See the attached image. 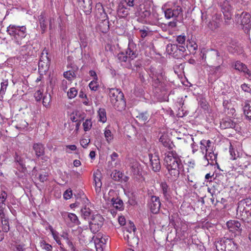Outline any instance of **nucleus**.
<instances>
[{
    "label": "nucleus",
    "instance_id": "1",
    "mask_svg": "<svg viewBox=\"0 0 251 251\" xmlns=\"http://www.w3.org/2000/svg\"><path fill=\"white\" fill-rule=\"evenodd\" d=\"M164 161L167 170L168 179L176 181L179 176L183 168L181 156L175 151H166L164 154Z\"/></svg>",
    "mask_w": 251,
    "mask_h": 251
},
{
    "label": "nucleus",
    "instance_id": "2",
    "mask_svg": "<svg viewBox=\"0 0 251 251\" xmlns=\"http://www.w3.org/2000/svg\"><path fill=\"white\" fill-rule=\"evenodd\" d=\"M7 32L11 37L12 41L17 45L24 43V39L26 35V27L25 26H16L10 25L7 28Z\"/></svg>",
    "mask_w": 251,
    "mask_h": 251
},
{
    "label": "nucleus",
    "instance_id": "3",
    "mask_svg": "<svg viewBox=\"0 0 251 251\" xmlns=\"http://www.w3.org/2000/svg\"><path fill=\"white\" fill-rule=\"evenodd\" d=\"M110 102L114 107L118 111H122L126 108V103L123 92L117 88H111L109 91Z\"/></svg>",
    "mask_w": 251,
    "mask_h": 251
},
{
    "label": "nucleus",
    "instance_id": "4",
    "mask_svg": "<svg viewBox=\"0 0 251 251\" xmlns=\"http://www.w3.org/2000/svg\"><path fill=\"white\" fill-rule=\"evenodd\" d=\"M135 46L133 43H129L126 54L121 52L118 54V59L121 65L126 68L131 67V61L135 59L137 55L135 50Z\"/></svg>",
    "mask_w": 251,
    "mask_h": 251
},
{
    "label": "nucleus",
    "instance_id": "5",
    "mask_svg": "<svg viewBox=\"0 0 251 251\" xmlns=\"http://www.w3.org/2000/svg\"><path fill=\"white\" fill-rule=\"evenodd\" d=\"M237 213L242 219L247 223L251 222V199H247L239 203Z\"/></svg>",
    "mask_w": 251,
    "mask_h": 251
},
{
    "label": "nucleus",
    "instance_id": "6",
    "mask_svg": "<svg viewBox=\"0 0 251 251\" xmlns=\"http://www.w3.org/2000/svg\"><path fill=\"white\" fill-rule=\"evenodd\" d=\"M216 246L222 251H235L237 248V244L232 239L226 238L218 241Z\"/></svg>",
    "mask_w": 251,
    "mask_h": 251
},
{
    "label": "nucleus",
    "instance_id": "7",
    "mask_svg": "<svg viewBox=\"0 0 251 251\" xmlns=\"http://www.w3.org/2000/svg\"><path fill=\"white\" fill-rule=\"evenodd\" d=\"M104 219L100 214H96L90 222V230L93 233L98 232L103 224Z\"/></svg>",
    "mask_w": 251,
    "mask_h": 251
},
{
    "label": "nucleus",
    "instance_id": "8",
    "mask_svg": "<svg viewBox=\"0 0 251 251\" xmlns=\"http://www.w3.org/2000/svg\"><path fill=\"white\" fill-rule=\"evenodd\" d=\"M150 77L152 79L155 86H157L163 80V75L161 70H156L155 68H151L149 72Z\"/></svg>",
    "mask_w": 251,
    "mask_h": 251
},
{
    "label": "nucleus",
    "instance_id": "9",
    "mask_svg": "<svg viewBox=\"0 0 251 251\" xmlns=\"http://www.w3.org/2000/svg\"><path fill=\"white\" fill-rule=\"evenodd\" d=\"M239 22V21H238ZM241 25L245 33H248L251 27V15L249 13L243 12L240 15Z\"/></svg>",
    "mask_w": 251,
    "mask_h": 251
},
{
    "label": "nucleus",
    "instance_id": "10",
    "mask_svg": "<svg viewBox=\"0 0 251 251\" xmlns=\"http://www.w3.org/2000/svg\"><path fill=\"white\" fill-rule=\"evenodd\" d=\"M223 14L226 20H230L232 16V7L227 0H224L219 4Z\"/></svg>",
    "mask_w": 251,
    "mask_h": 251
},
{
    "label": "nucleus",
    "instance_id": "11",
    "mask_svg": "<svg viewBox=\"0 0 251 251\" xmlns=\"http://www.w3.org/2000/svg\"><path fill=\"white\" fill-rule=\"evenodd\" d=\"M149 156L152 170L155 172H159L161 169V164L158 154L150 153Z\"/></svg>",
    "mask_w": 251,
    "mask_h": 251
},
{
    "label": "nucleus",
    "instance_id": "12",
    "mask_svg": "<svg viewBox=\"0 0 251 251\" xmlns=\"http://www.w3.org/2000/svg\"><path fill=\"white\" fill-rule=\"evenodd\" d=\"M136 14L137 16L141 17L145 19V22L148 20L151 13L148 7H145L142 4H140L138 7L136 9Z\"/></svg>",
    "mask_w": 251,
    "mask_h": 251
},
{
    "label": "nucleus",
    "instance_id": "13",
    "mask_svg": "<svg viewBox=\"0 0 251 251\" xmlns=\"http://www.w3.org/2000/svg\"><path fill=\"white\" fill-rule=\"evenodd\" d=\"M108 240L107 237H102L98 234L94 239V243L97 251H103L104 245Z\"/></svg>",
    "mask_w": 251,
    "mask_h": 251
},
{
    "label": "nucleus",
    "instance_id": "14",
    "mask_svg": "<svg viewBox=\"0 0 251 251\" xmlns=\"http://www.w3.org/2000/svg\"><path fill=\"white\" fill-rule=\"evenodd\" d=\"M161 202L159 197L152 196L149 202V206L152 213L156 214L159 210Z\"/></svg>",
    "mask_w": 251,
    "mask_h": 251
},
{
    "label": "nucleus",
    "instance_id": "15",
    "mask_svg": "<svg viewBox=\"0 0 251 251\" xmlns=\"http://www.w3.org/2000/svg\"><path fill=\"white\" fill-rule=\"evenodd\" d=\"M94 181L95 185V191L98 195H100L101 192V187L102 182L101 181V174L100 172L97 170L93 174Z\"/></svg>",
    "mask_w": 251,
    "mask_h": 251
},
{
    "label": "nucleus",
    "instance_id": "16",
    "mask_svg": "<svg viewBox=\"0 0 251 251\" xmlns=\"http://www.w3.org/2000/svg\"><path fill=\"white\" fill-rule=\"evenodd\" d=\"M182 12V8L179 6L175 7L173 9L167 8L164 11L165 16L167 19L177 17Z\"/></svg>",
    "mask_w": 251,
    "mask_h": 251
},
{
    "label": "nucleus",
    "instance_id": "17",
    "mask_svg": "<svg viewBox=\"0 0 251 251\" xmlns=\"http://www.w3.org/2000/svg\"><path fill=\"white\" fill-rule=\"evenodd\" d=\"M214 149L213 144L209 140L203 139L201 141L200 150L203 154L210 151H212Z\"/></svg>",
    "mask_w": 251,
    "mask_h": 251
},
{
    "label": "nucleus",
    "instance_id": "18",
    "mask_svg": "<svg viewBox=\"0 0 251 251\" xmlns=\"http://www.w3.org/2000/svg\"><path fill=\"white\" fill-rule=\"evenodd\" d=\"M203 159L207 162L206 165L208 164L213 165L215 162H216L217 158V153L214 152V149L212 150V151H209L204 153Z\"/></svg>",
    "mask_w": 251,
    "mask_h": 251
},
{
    "label": "nucleus",
    "instance_id": "19",
    "mask_svg": "<svg viewBox=\"0 0 251 251\" xmlns=\"http://www.w3.org/2000/svg\"><path fill=\"white\" fill-rule=\"evenodd\" d=\"M226 226L230 231H240L242 230L240 223L236 220H230L226 222Z\"/></svg>",
    "mask_w": 251,
    "mask_h": 251
},
{
    "label": "nucleus",
    "instance_id": "20",
    "mask_svg": "<svg viewBox=\"0 0 251 251\" xmlns=\"http://www.w3.org/2000/svg\"><path fill=\"white\" fill-rule=\"evenodd\" d=\"M133 235L134 233H132L131 232L128 233V231H126L124 232V239L127 241L129 245L130 246L137 245L138 243V239L133 236Z\"/></svg>",
    "mask_w": 251,
    "mask_h": 251
},
{
    "label": "nucleus",
    "instance_id": "21",
    "mask_svg": "<svg viewBox=\"0 0 251 251\" xmlns=\"http://www.w3.org/2000/svg\"><path fill=\"white\" fill-rule=\"evenodd\" d=\"M78 2L79 6L82 7L87 14L91 12L92 9V0H78Z\"/></svg>",
    "mask_w": 251,
    "mask_h": 251
},
{
    "label": "nucleus",
    "instance_id": "22",
    "mask_svg": "<svg viewBox=\"0 0 251 251\" xmlns=\"http://www.w3.org/2000/svg\"><path fill=\"white\" fill-rule=\"evenodd\" d=\"M233 66L235 70H238L241 72H243L249 76L251 75V72L247 68L246 65L241 62L240 61H237L235 62L233 65Z\"/></svg>",
    "mask_w": 251,
    "mask_h": 251
},
{
    "label": "nucleus",
    "instance_id": "23",
    "mask_svg": "<svg viewBox=\"0 0 251 251\" xmlns=\"http://www.w3.org/2000/svg\"><path fill=\"white\" fill-rule=\"evenodd\" d=\"M129 8L127 7L120 2L117 10L119 16L122 18L126 17L129 13Z\"/></svg>",
    "mask_w": 251,
    "mask_h": 251
},
{
    "label": "nucleus",
    "instance_id": "24",
    "mask_svg": "<svg viewBox=\"0 0 251 251\" xmlns=\"http://www.w3.org/2000/svg\"><path fill=\"white\" fill-rule=\"evenodd\" d=\"M103 198L108 204H110L117 198L116 193L113 189H110L107 194H104Z\"/></svg>",
    "mask_w": 251,
    "mask_h": 251
},
{
    "label": "nucleus",
    "instance_id": "25",
    "mask_svg": "<svg viewBox=\"0 0 251 251\" xmlns=\"http://www.w3.org/2000/svg\"><path fill=\"white\" fill-rule=\"evenodd\" d=\"M234 126L235 123H233L229 118L223 119L220 123V127L222 129L233 128Z\"/></svg>",
    "mask_w": 251,
    "mask_h": 251
},
{
    "label": "nucleus",
    "instance_id": "26",
    "mask_svg": "<svg viewBox=\"0 0 251 251\" xmlns=\"http://www.w3.org/2000/svg\"><path fill=\"white\" fill-rule=\"evenodd\" d=\"M146 23L151 25L159 26L160 22H159L158 15L156 13H152Z\"/></svg>",
    "mask_w": 251,
    "mask_h": 251
},
{
    "label": "nucleus",
    "instance_id": "27",
    "mask_svg": "<svg viewBox=\"0 0 251 251\" xmlns=\"http://www.w3.org/2000/svg\"><path fill=\"white\" fill-rule=\"evenodd\" d=\"M16 166L20 171L23 172L25 169L24 160L21 156L16 155L15 157Z\"/></svg>",
    "mask_w": 251,
    "mask_h": 251
},
{
    "label": "nucleus",
    "instance_id": "28",
    "mask_svg": "<svg viewBox=\"0 0 251 251\" xmlns=\"http://www.w3.org/2000/svg\"><path fill=\"white\" fill-rule=\"evenodd\" d=\"M120 2L129 9L130 7L137 9L139 5V0H122Z\"/></svg>",
    "mask_w": 251,
    "mask_h": 251
},
{
    "label": "nucleus",
    "instance_id": "29",
    "mask_svg": "<svg viewBox=\"0 0 251 251\" xmlns=\"http://www.w3.org/2000/svg\"><path fill=\"white\" fill-rule=\"evenodd\" d=\"M159 141L162 145L167 149L170 150L172 148V146H173V143L166 136L163 135L161 136L159 139Z\"/></svg>",
    "mask_w": 251,
    "mask_h": 251
},
{
    "label": "nucleus",
    "instance_id": "30",
    "mask_svg": "<svg viewBox=\"0 0 251 251\" xmlns=\"http://www.w3.org/2000/svg\"><path fill=\"white\" fill-rule=\"evenodd\" d=\"M244 113L249 120H251V100H248L245 102Z\"/></svg>",
    "mask_w": 251,
    "mask_h": 251
},
{
    "label": "nucleus",
    "instance_id": "31",
    "mask_svg": "<svg viewBox=\"0 0 251 251\" xmlns=\"http://www.w3.org/2000/svg\"><path fill=\"white\" fill-rule=\"evenodd\" d=\"M33 149L37 157L42 156L44 154V147L42 144H34L33 145Z\"/></svg>",
    "mask_w": 251,
    "mask_h": 251
},
{
    "label": "nucleus",
    "instance_id": "32",
    "mask_svg": "<svg viewBox=\"0 0 251 251\" xmlns=\"http://www.w3.org/2000/svg\"><path fill=\"white\" fill-rule=\"evenodd\" d=\"M104 135L105 140L108 143H110L112 142L114 138V135L110 129L109 126H107L105 128L104 130Z\"/></svg>",
    "mask_w": 251,
    "mask_h": 251
},
{
    "label": "nucleus",
    "instance_id": "33",
    "mask_svg": "<svg viewBox=\"0 0 251 251\" xmlns=\"http://www.w3.org/2000/svg\"><path fill=\"white\" fill-rule=\"evenodd\" d=\"M99 121L104 123L107 121L106 110L104 108H100L98 111Z\"/></svg>",
    "mask_w": 251,
    "mask_h": 251
},
{
    "label": "nucleus",
    "instance_id": "34",
    "mask_svg": "<svg viewBox=\"0 0 251 251\" xmlns=\"http://www.w3.org/2000/svg\"><path fill=\"white\" fill-rule=\"evenodd\" d=\"M0 218L1 220V223L2 225L5 226L3 228V230L5 232H7L9 230L8 221L5 218L4 213L2 210H0Z\"/></svg>",
    "mask_w": 251,
    "mask_h": 251
},
{
    "label": "nucleus",
    "instance_id": "35",
    "mask_svg": "<svg viewBox=\"0 0 251 251\" xmlns=\"http://www.w3.org/2000/svg\"><path fill=\"white\" fill-rule=\"evenodd\" d=\"M238 165L241 169H245L250 165L249 162L246 157H239L238 159Z\"/></svg>",
    "mask_w": 251,
    "mask_h": 251
},
{
    "label": "nucleus",
    "instance_id": "36",
    "mask_svg": "<svg viewBox=\"0 0 251 251\" xmlns=\"http://www.w3.org/2000/svg\"><path fill=\"white\" fill-rule=\"evenodd\" d=\"M49 228L50 230L51 235L56 242L59 245H61V239L59 235V233L56 231L54 230L53 227L50 226H49Z\"/></svg>",
    "mask_w": 251,
    "mask_h": 251
},
{
    "label": "nucleus",
    "instance_id": "37",
    "mask_svg": "<svg viewBox=\"0 0 251 251\" xmlns=\"http://www.w3.org/2000/svg\"><path fill=\"white\" fill-rule=\"evenodd\" d=\"M114 208L116 210L121 211L123 209V201L117 198L114 201L110 203Z\"/></svg>",
    "mask_w": 251,
    "mask_h": 251
},
{
    "label": "nucleus",
    "instance_id": "38",
    "mask_svg": "<svg viewBox=\"0 0 251 251\" xmlns=\"http://www.w3.org/2000/svg\"><path fill=\"white\" fill-rule=\"evenodd\" d=\"M178 45L176 44H169L167 46L166 50L169 54H174L177 51Z\"/></svg>",
    "mask_w": 251,
    "mask_h": 251
},
{
    "label": "nucleus",
    "instance_id": "39",
    "mask_svg": "<svg viewBox=\"0 0 251 251\" xmlns=\"http://www.w3.org/2000/svg\"><path fill=\"white\" fill-rule=\"evenodd\" d=\"M67 216L69 220L74 225H78L80 224V222L77 217V216L72 213H67Z\"/></svg>",
    "mask_w": 251,
    "mask_h": 251
},
{
    "label": "nucleus",
    "instance_id": "40",
    "mask_svg": "<svg viewBox=\"0 0 251 251\" xmlns=\"http://www.w3.org/2000/svg\"><path fill=\"white\" fill-rule=\"evenodd\" d=\"M7 193L5 191H1L0 194V201L1 202L0 203V210H2L3 211V209L5 208V204L4 203V201L7 198Z\"/></svg>",
    "mask_w": 251,
    "mask_h": 251
},
{
    "label": "nucleus",
    "instance_id": "41",
    "mask_svg": "<svg viewBox=\"0 0 251 251\" xmlns=\"http://www.w3.org/2000/svg\"><path fill=\"white\" fill-rule=\"evenodd\" d=\"M229 153L230 155V158L233 160L237 159L240 156V153L237 151H235L233 148L232 146L230 145L229 148Z\"/></svg>",
    "mask_w": 251,
    "mask_h": 251
},
{
    "label": "nucleus",
    "instance_id": "42",
    "mask_svg": "<svg viewBox=\"0 0 251 251\" xmlns=\"http://www.w3.org/2000/svg\"><path fill=\"white\" fill-rule=\"evenodd\" d=\"M42 100H43L42 103L44 106L46 107L49 106L51 101V96L50 94L46 93L44 94L43 98Z\"/></svg>",
    "mask_w": 251,
    "mask_h": 251
},
{
    "label": "nucleus",
    "instance_id": "43",
    "mask_svg": "<svg viewBox=\"0 0 251 251\" xmlns=\"http://www.w3.org/2000/svg\"><path fill=\"white\" fill-rule=\"evenodd\" d=\"M160 187L164 197H167L169 195L170 189L166 182H162L160 183Z\"/></svg>",
    "mask_w": 251,
    "mask_h": 251
},
{
    "label": "nucleus",
    "instance_id": "44",
    "mask_svg": "<svg viewBox=\"0 0 251 251\" xmlns=\"http://www.w3.org/2000/svg\"><path fill=\"white\" fill-rule=\"evenodd\" d=\"M220 22V18L217 19L216 21L212 20L211 22H209L208 26L212 30H214L219 27Z\"/></svg>",
    "mask_w": 251,
    "mask_h": 251
},
{
    "label": "nucleus",
    "instance_id": "45",
    "mask_svg": "<svg viewBox=\"0 0 251 251\" xmlns=\"http://www.w3.org/2000/svg\"><path fill=\"white\" fill-rule=\"evenodd\" d=\"M44 89L41 88L37 90L34 94V97L37 101H40L43 98Z\"/></svg>",
    "mask_w": 251,
    "mask_h": 251
},
{
    "label": "nucleus",
    "instance_id": "46",
    "mask_svg": "<svg viewBox=\"0 0 251 251\" xmlns=\"http://www.w3.org/2000/svg\"><path fill=\"white\" fill-rule=\"evenodd\" d=\"M81 216L85 219H88L91 214V210L89 208H87L86 206L81 209Z\"/></svg>",
    "mask_w": 251,
    "mask_h": 251
},
{
    "label": "nucleus",
    "instance_id": "47",
    "mask_svg": "<svg viewBox=\"0 0 251 251\" xmlns=\"http://www.w3.org/2000/svg\"><path fill=\"white\" fill-rule=\"evenodd\" d=\"M8 85V81L7 79L3 80V81L1 82L0 95L2 96L3 95L5 94Z\"/></svg>",
    "mask_w": 251,
    "mask_h": 251
},
{
    "label": "nucleus",
    "instance_id": "48",
    "mask_svg": "<svg viewBox=\"0 0 251 251\" xmlns=\"http://www.w3.org/2000/svg\"><path fill=\"white\" fill-rule=\"evenodd\" d=\"M77 94V90L74 87L71 88L67 92L69 99H72L76 97Z\"/></svg>",
    "mask_w": 251,
    "mask_h": 251
},
{
    "label": "nucleus",
    "instance_id": "49",
    "mask_svg": "<svg viewBox=\"0 0 251 251\" xmlns=\"http://www.w3.org/2000/svg\"><path fill=\"white\" fill-rule=\"evenodd\" d=\"M187 48L190 51L193 53L197 49L198 46L194 41H190L187 45Z\"/></svg>",
    "mask_w": 251,
    "mask_h": 251
},
{
    "label": "nucleus",
    "instance_id": "50",
    "mask_svg": "<svg viewBox=\"0 0 251 251\" xmlns=\"http://www.w3.org/2000/svg\"><path fill=\"white\" fill-rule=\"evenodd\" d=\"M92 126V122L90 119H86L83 123L84 130L85 131L89 130Z\"/></svg>",
    "mask_w": 251,
    "mask_h": 251
},
{
    "label": "nucleus",
    "instance_id": "51",
    "mask_svg": "<svg viewBox=\"0 0 251 251\" xmlns=\"http://www.w3.org/2000/svg\"><path fill=\"white\" fill-rule=\"evenodd\" d=\"M90 89L92 91H96L99 87V83L97 80H93L89 84Z\"/></svg>",
    "mask_w": 251,
    "mask_h": 251
},
{
    "label": "nucleus",
    "instance_id": "52",
    "mask_svg": "<svg viewBox=\"0 0 251 251\" xmlns=\"http://www.w3.org/2000/svg\"><path fill=\"white\" fill-rule=\"evenodd\" d=\"M137 117L142 122H145L147 121L149 115L147 112L145 113H141L139 114Z\"/></svg>",
    "mask_w": 251,
    "mask_h": 251
},
{
    "label": "nucleus",
    "instance_id": "53",
    "mask_svg": "<svg viewBox=\"0 0 251 251\" xmlns=\"http://www.w3.org/2000/svg\"><path fill=\"white\" fill-rule=\"evenodd\" d=\"M41 247L42 249L46 250V251H50L52 249V246L47 243L44 241H42L40 242Z\"/></svg>",
    "mask_w": 251,
    "mask_h": 251
},
{
    "label": "nucleus",
    "instance_id": "54",
    "mask_svg": "<svg viewBox=\"0 0 251 251\" xmlns=\"http://www.w3.org/2000/svg\"><path fill=\"white\" fill-rule=\"evenodd\" d=\"M185 36L180 35L177 36L176 41L179 45H184L185 43Z\"/></svg>",
    "mask_w": 251,
    "mask_h": 251
},
{
    "label": "nucleus",
    "instance_id": "55",
    "mask_svg": "<svg viewBox=\"0 0 251 251\" xmlns=\"http://www.w3.org/2000/svg\"><path fill=\"white\" fill-rule=\"evenodd\" d=\"M65 148L66 152L69 153H71L72 151H75L76 150V147L75 145H67Z\"/></svg>",
    "mask_w": 251,
    "mask_h": 251
},
{
    "label": "nucleus",
    "instance_id": "56",
    "mask_svg": "<svg viewBox=\"0 0 251 251\" xmlns=\"http://www.w3.org/2000/svg\"><path fill=\"white\" fill-rule=\"evenodd\" d=\"M74 75L75 73L74 72L69 71L64 72V76L68 79L69 81H70L74 77Z\"/></svg>",
    "mask_w": 251,
    "mask_h": 251
},
{
    "label": "nucleus",
    "instance_id": "57",
    "mask_svg": "<svg viewBox=\"0 0 251 251\" xmlns=\"http://www.w3.org/2000/svg\"><path fill=\"white\" fill-rule=\"evenodd\" d=\"M69 84H70V82H68L66 80H63L61 82V89L65 92L66 91Z\"/></svg>",
    "mask_w": 251,
    "mask_h": 251
},
{
    "label": "nucleus",
    "instance_id": "58",
    "mask_svg": "<svg viewBox=\"0 0 251 251\" xmlns=\"http://www.w3.org/2000/svg\"><path fill=\"white\" fill-rule=\"evenodd\" d=\"M90 142V139L89 138H87V139L84 138V139H82L80 141V143L83 148H86L87 147L88 145L89 144Z\"/></svg>",
    "mask_w": 251,
    "mask_h": 251
},
{
    "label": "nucleus",
    "instance_id": "59",
    "mask_svg": "<svg viewBox=\"0 0 251 251\" xmlns=\"http://www.w3.org/2000/svg\"><path fill=\"white\" fill-rule=\"evenodd\" d=\"M72 196V190L70 189L67 190L63 194L64 198L65 200H69L70 199Z\"/></svg>",
    "mask_w": 251,
    "mask_h": 251
},
{
    "label": "nucleus",
    "instance_id": "60",
    "mask_svg": "<svg viewBox=\"0 0 251 251\" xmlns=\"http://www.w3.org/2000/svg\"><path fill=\"white\" fill-rule=\"evenodd\" d=\"M241 88L244 91L246 92H250L251 91V88L246 83L241 85Z\"/></svg>",
    "mask_w": 251,
    "mask_h": 251
},
{
    "label": "nucleus",
    "instance_id": "61",
    "mask_svg": "<svg viewBox=\"0 0 251 251\" xmlns=\"http://www.w3.org/2000/svg\"><path fill=\"white\" fill-rule=\"evenodd\" d=\"M118 222L121 226H124L126 224V219L124 216H121L119 217Z\"/></svg>",
    "mask_w": 251,
    "mask_h": 251
},
{
    "label": "nucleus",
    "instance_id": "62",
    "mask_svg": "<svg viewBox=\"0 0 251 251\" xmlns=\"http://www.w3.org/2000/svg\"><path fill=\"white\" fill-rule=\"evenodd\" d=\"M191 147L192 148V152L193 153H195L198 150V145L194 142L193 143L191 144Z\"/></svg>",
    "mask_w": 251,
    "mask_h": 251
},
{
    "label": "nucleus",
    "instance_id": "63",
    "mask_svg": "<svg viewBox=\"0 0 251 251\" xmlns=\"http://www.w3.org/2000/svg\"><path fill=\"white\" fill-rule=\"evenodd\" d=\"M48 177V176L46 174L40 175L39 176V178L40 181L43 182L47 180Z\"/></svg>",
    "mask_w": 251,
    "mask_h": 251
},
{
    "label": "nucleus",
    "instance_id": "64",
    "mask_svg": "<svg viewBox=\"0 0 251 251\" xmlns=\"http://www.w3.org/2000/svg\"><path fill=\"white\" fill-rule=\"evenodd\" d=\"M80 47L81 48H85L87 46V43L85 39H81L80 43Z\"/></svg>",
    "mask_w": 251,
    "mask_h": 251
}]
</instances>
